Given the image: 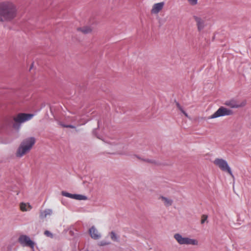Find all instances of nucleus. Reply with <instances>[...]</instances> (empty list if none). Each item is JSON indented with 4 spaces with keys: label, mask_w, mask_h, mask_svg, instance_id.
Listing matches in <instances>:
<instances>
[{
    "label": "nucleus",
    "mask_w": 251,
    "mask_h": 251,
    "mask_svg": "<svg viewBox=\"0 0 251 251\" xmlns=\"http://www.w3.org/2000/svg\"><path fill=\"white\" fill-rule=\"evenodd\" d=\"M164 5V3L163 2L154 4L153 5L152 8L151 10V13L157 14L160 11L162 10Z\"/></svg>",
    "instance_id": "obj_11"
},
{
    "label": "nucleus",
    "mask_w": 251,
    "mask_h": 251,
    "mask_svg": "<svg viewBox=\"0 0 251 251\" xmlns=\"http://www.w3.org/2000/svg\"><path fill=\"white\" fill-rule=\"evenodd\" d=\"M59 125L63 127H67V128H75V127L73 125H67L63 124L62 123H59Z\"/></svg>",
    "instance_id": "obj_22"
},
{
    "label": "nucleus",
    "mask_w": 251,
    "mask_h": 251,
    "mask_svg": "<svg viewBox=\"0 0 251 251\" xmlns=\"http://www.w3.org/2000/svg\"><path fill=\"white\" fill-rule=\"evenodd\" d=\"M17 15L16 5L11 1L0 2V22L7 23L13 21Z\"/></svg>",
    "instance_id": "obj_1"
},
{
    "label": "nucleus",
    "mask_w": 251,
    "mask_h": 251,
    "mask_svg": "<svg viewBox=\"0 0 251 251\" xmlns=\"http://www.w3.org/2000/svg\"><path fill=\"white\" fill-rule=\"evenodd\" d=\"M100 236H91L92 238H93L95 240H97L99 238Z\"/></svg>",
    "instance_id": "obj_26"
},
{
    "label": "nucleus",
    "mask_w": 251,
    "mask_h": 251,
    "mask_svg": "<svg viewBox=\"0 0 251 251\" xmlns=\"http://www.w3.org/2000/svg\"><path fill=\"white\" fill-rule=\"evenodd\" d=\"M208 216L206 215H202L201 217V223L203 225L205 223H208Z\"/></svg>",
    "instance_id": "obj_17"
},
{
    "label": "nucleus",
    "mask_w": 251,
    "mask_h": 251,
    "mask_svg": "<svg viewBox=\"0 0 251 251\" xmlns=\"http://www.w3.org/2000/svg\"><path fill=\"white\" fill-rule=\"evenodd\" d=\"M18 240L21 246L34 249L35 243L30 239L29 236H19Z\"/></svg>",
    "instance_id": "obj_7"
},
{
    "label": "nucleus",
    "mask_w": 251,
    "mask_h": 251,
    "mask_svg": "<svg viewBox=\"0 0 251 251\" xmlns=\"http://www.w3.org/2000/svg\"><path fill=\"white\" fill-rule=\"evenodd\" d=\"M184 115L186 117H188V114L184 111V112H182Z\"/></svg>",
    "instance_id": "obj_28"
},
{
    "label": "nucleus",
    "mask_w": 251,
    "mask_h": 251,
    "mask_svg": "<svg viewBox=\"0 0 251 251\" xmlns=\"http://www.w3.org/2000/svg\"><path fill=\"white\" fill-rule=\"evenodd\" d=\"M189 4L192 6H195L198 4V0H187Z\"/></svg>",
    "instance_id": "obj_20"
},
{
    "label": "nucleus",
    "mask_w": 251,
    "mask_h": 251,
    "mask_svg": "<svg viewBox=\"0 0 251 251\" xmlns=\"http://www.w3.org/2000/svg\"><path fill=\"white\" fill-rule=\"evenodd\" d=\"M89 234L90 235H98V231L94 226H93L89 229Z\"/></svg>",
    "instance_id": "obj_16"
},
{
    "label": "nucleus",
    "mask_w": 251,
    "mask_h": 251,
    "mask_svg": "<svg viewBox=\"0 0 251 251\" xmlns=\"http://www.w3.org/2000/svg\"><path fill=\"white\" fill-rule=\"evenodd\" d=\"M20 210L23 212L29 211L32 206L28 203L21 202L20 204Z\"/></svg>",
    "instance_id": "obj_13"
},
{
    "label": "nucleus",
    "mask_w": 251,
    "mask_h": 251,
    "mask_svg": "<svg viewBox=\"0 0 251 251\" xmlns=\"http://www.w3.org/2000/svg\"><path fill=\"white\" fill-rule=\"evenodd\" d=\"M193 19L196 22L198 29L199 31L202 30L204 27V21L201 17L194 16Z\"/></svg>",
    "instance_id": "obj_9"
},
{
    "label": "nucleus",
    "mask_w": 251,
    "mask_h": 251,
    "mask_svg": "<svg viewBox=\"0 0 251 251\" xmlns=\"http://www.w3.org/2000/svg\"><path fill=\"white\" fill-rule=\"evenodd\" d=\"M174 237L180 244L196 245L198 243L197 240L188 237H184L183 236H174Z\"/></svg>",
    "instance_id": "obj_8"
},
{
    "label": "nucleus",
    "mask_w": 251,
    "mask_h": 251,
    "mask_svg": "<svg viewBox=\"0 0 251 251\" xmlns=\"http://www.w3.org/2000/svg\"><path fill=\"white\" fill-rule=\"evenodd\" d=\"M110 234H111V235H115L117 234V233H116L114 231H111Z\"/></svg>",
    "instance_id": "obj_27"
},
{
    "label": "nucleus",
    "mask_w": 251,
    "mask_h": 251,
    "mask_svg": "<svg viewBox=\"0 0 251 251\" xmlns=\"http://www.w3.org/2000/svg\"><path fill=\"white\" fill-rule=\"evenodd\" d=\"M111 238L113 241H116L118 240V236H111Z\"/></svg>",
    "instance_id": "obj_24"
},
{
    "label": "nucleus",
    "mask_w": 251,
    "mask_h": 251,
    "mask_svg": "<svg viewBox=\"0 0 251 251\" xmlns=\"http://www.w3.org/2000/svg\"><path fill=\"white\" fill-rule=\"evenodd\" d=\"M123 150L122 151H118V154H121V155H126L127 154V152L126 151V146H123Z\"/></svg>",
    "instance_id": "obj_19"
},
{
    "label": "nucleus",
    "mask_w": 251,
    "mask_h": 251,
    "mask_svg": "<svg viewBox=\"0 0 251 251\" xmlns=\"http://www.w3.org/2000/svg\"><path fill=\"white\" fill-rule=\"evenodd\" d=\"M247 103L246 100L240 101L235 99H231L226 100L224 104L231 108H240L245 107Z\"/></svg>",
    "instance_id": "obj_5"
},
{
    "label": "nucleus",
    "mask_w": 251,
    "mask_h": 251,
    "mask_svg": "<svg viewBox=\"0 0 251 251\" xmlns=\"http://www.w3.org/2000/svg\"><path fill=\"white\" fill-rule=\"evenodd\" d=\"M77 31H80L83 34H89L92 32V28L89 26H85L77 28Z\"/></svg>",
    "instance_id": "obj_14"
},
{
    "label": "nucleus",
    "mask_w": 251,
    "mask_h": 251,
    "mask_svg": "<svg viewBox=\"0 0 251 251\" xmlns=\"http://www.w3.org/2000/svg\"><path fill=\"white\" fill-rule=\"evenodd\" d=\"M110 243V241L106 240H103V241H101L100 242L98 243V245L100 246H103L109 245Z\"/></svg>",
    "instance_id": "obj_18"
},
{
    "label": "nucleus",
    "mask_w": 251,
    "mask_h": 251,
    "mask_svg": "<svg viewBox=\"0 0 251 251\" xmlns=\"http://www.w3.org/2000/svg\"><path fill=\"white\" fill-rule=\"evenodd\" d=\"M52 214V210L50 209H46L44 210L41 211L40 212L39 217L41 219H44L49 216H50Z\"/></svg>",
    "instance_id": "obj_12"
},
{
    "label": "nucleus",
    "mask_w": 251,
    "mask_h": 251,
    "mask_svg": "<svg viewBox=\"0 0 251 251\" xmlns=\"http://www.w3.org/2000/svg\"><path fill=\"white\" fill-rule=\"evenodd\" d=\"M61 194L63 196L68 197V198H70L71 199H72V197H73V194L65 192V191H62L61 192Z\"/></svg>",
    "instance_id": "obj_21"
},
{
    "label": "nucleus",
    "mask_w": 251,
    "mask_h": 251,
    "mask_svg": "<svg viewBox=\"0 0 251 251\" xmlns=\"http://www.w3.org/2000/svg\"><path fill=\"white\" fill-rule=\"evenodd\" d=\"M33 117V114L26 113H19L14 117L13 120L16 124L13 125L15 128H17V124H22L28 120H30Z\"/></svg>",
    "instance_id": "obj_6"
},
{
    "label": "nucleus",
    "mask_w": 251,
    "mask_h": 251,
    "mask_svg": "<svg viewBox=\"0 0 251 251\" xmlns=\"http://www.w3.org/2000/svg\"><path fill=\"white\" fill-rule=\"evenodd\" d=\"M159 200L163 202V204L166 207L171 206L173 203V200L172 199L165 196H160Z\"/></svg>",
    "instance_id": "obj_10"
},
{
    "label": "nucleus",
    "mask_w": 251,
    "mask_h": 251,
    "mask_svg": "<svg viewBox=\"0 0 251 251\" xmlns=\"http://www.w3.org/2000/svg\"><path fill=\"white\" fill-rule=\"evenodd\" d=\"M147 161H148V162H151V163H153V162H152V161H151L148 160H147Z\"/></svg>",
    "instance_id": "obj_29"
},
{
    "label": "nucleus",
    "mask_w": 251,
    "mask_h": 251,
    "mask_svg": "<svg viewBox=\"0 0 251 251\" xmlns=\"http://www.w3.org/2000/svg\"><path fill=\"white\" fill-rule=\"evenodd\" d=\"M213 163L222 171L228 173L232 177L234 176L231 169L226 160L217 158L213 161Z\"/></svg>",
    "instance_id": "obj_3"
},
{
    "label": "nucleus",
    "mask_w": 251,
    "mask_h": 251,
    "mask_svg": "<svg viewBox=\"0 0 251 251\" xmlns=\"http://www.w3.org/2000/svg\"><path fill=\"white\" fill-rule=\"evenodd\" d=\"M233 114V112L232 110L226 108L224 106H221L215 112L210 116L208 117V119H213L220 117L230 116Z\"/></svg>",
    "instance_id": "obj_4"
},
{
    "label": "nucleus",
    "mask_w": 251,
    "mask_h": 251,
    "mask_svg": "<svg viewBox=\"0 0 251 251\" xmlns=\"http://www.w3.org/2000/svg\"><path fill=\"white\" fill-rule=\"evenodd\" d=\"M17 128H20V126H18V127Z\"/></svg>",
    "instance_id": "obj_30"
},
{
    "label": "nucleus",
    "mask_w": 251,
    "mask_h": 251,
    "mask_svg": "<svg viewBox=\"0 0 251 251\" xmlns=\"http://www.w3.org/2000/svg\"><path fill=\"white\" fill-rule=\"evenodd\" d=\"M176 106L177 107V108L181 112H184V110L182 108V107L180 106V105L178 103H176Z\"/></svg>",
    "instance_id": "obj_23"
},
{
    "label": "nucleus",
    "mask_w": 251,
    "mask_h": 251,
    "mask_svg": "<svg viewBox=\"0 0 251 251\" xmlns=\"http://www.w3.org/2000/svg\"><path fill=\"white\" fill-rule=\"evenodd\" d=\"M72 199L77 200H87V197L84 195L80 194H73Z\"/></svg>",
    "instance_id": "obj_15"
},
{
    "label": "nucleus",
    "mask_w": 251,
    "mask_h": 251,
    "mask_svg": "<svg viewBox=\"0 0 251 251\" xmlns=\"http://www.w3.org/2000/svg\"><path fill=\"white\" fill-rule=\"evenodd\" d=\"M44 234L45 235H50V233L48 230H46L44 232Z\"/></svg>",
    "instance_id": "obj_25"
},
{
    "label": "nucleus",
    "mask_w": 251,
    "mask_h": 251,
    "mask_svg": "<svg viewBox=\"0 0 251 251\" xmlns=\"http://www.w3.org/2000/svg\"><path fill=\"white\" fill-rule=\"evenodd\" d=\"M35 142L36 139L33 137H30L24 139L16 151V157L21 158L28 153L32 149Z\"/></svg>",
    "instance_id": "obj_2"
}]
</instances>
